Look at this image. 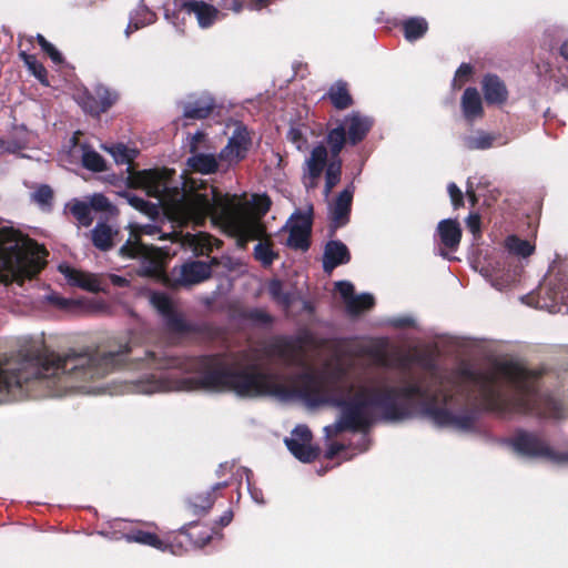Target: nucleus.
Returning <instances> with one entry per match:
<instances>
[{"label":"nucleus","mask_w":568,"mask_h":568,"mask_svg":"<svg viewBox=\"0 0 568 568\" xmlns=\"http://www.w3.org/2000/svg\"><path fill=\"white\" fill-rule=\"evenodd\" d=\"M271 0H251L248 3V8L251 10H261L270 4Z\"/></svg>","instance_id":"nucleus-60"},{"label":"nucleus","mask_w":568,"mask_h":568,"mask_svg":"<svg viewBox=\"0 0 568 568\" xmlns=\"http://www.w3.org/2000/svg\"><path fill=\"white\" fill-rule=\"evenodd\" d=\"M58 268L59 272L63 274L68 283L72 286H77L93 293L104 291L103 281L95 274L73 268L68 264H60Z\"/></svg>","instance_id":"nucleus-17"},{"label":"nucleus","mask_w":568,"mask_h":568,"mask_svg":"<svg viewBox=\"0 0 568 568\" xmlns=\"http://www.w3.org/2000/svg\"><path fill=\"white\" fill-rule=\"evenodd\" d=\"M92 243L100 251H110L114 245V236L118 235V231L113 230L105 223H97L91 231Z\"/></svg>","instance_id":"nucleus-28"},{"label":"nucleus","mask_w":568,"mask_h":568,"mask_svg":"<svg viewBox=\"0 0 568 568\" xmlns=\"http://www.w3.org/2000/svg\"><path fill=\"white\" fill-rule=\"evenodd\" d=\"M541 293L547 301L540 307H547L550 313L561 312V306L568 312V265L554 261L549 266L548 274L544 281Z\"/></svg>","instance_id":"nucleus-8"},{"label":"nucleus","mask_w":568,"mask_h":568,"mask_svg":"<svg viewBox=\"0 0 568 568\" xmlns=\"http://www.w3.org/2000/svg\"><path fill=\"white\" fill-rule=\"evenodd\" d=\"M215 501V495L206 490L194 495L189 499V507L195 516H204L209 513Z\"/></svg>","instance_id":"nucleus-34"},{"label":"nucleus","mask_w":568,"mask_h":568,"mask_svg":"<svg viewBox=\"0 0 568 568\" xmlns=\"http://www.w3.org/2000/svg\"><path fill=\"white\" fill-rule=\"evenodd\" d=\"M473 68L468 63H462L455 73L454 83L457 79H467L471 74Z\"/></svg>","instance_id":"nucleus-55"},{"label":"nucleus","mask_w":568,"mask_h":568,"mask_svg":"<svg viewBox=\"0 0 568 568\" xmlns=\"http://www.w3.org/2000/svg\"><path fill=\"white\" fill-rule=\"evenodd\" d=\"M204 195L207 196L209 199H213L215 201L214 204H216V206H214V210H212L207 213L200 214L195 211L193 212V210H191V209H185V210H181V211L173 210L169 205L161 204L159 201H158V204H153V203H150V202L145 201L144 199H142L138 195L131 194L129 192L121 193V196H123L126 200L129 205H131L133 209H135L149 216L156 215L158 214V205H161L164 209H166L168 211H170L174 214H178L187 220H195V221L203 220L206 216H212L213 219H221V220L230 219L231 210H232V202L229 200L227 196H224V195L215 192L214 190H212L210 194H204Z\"/></svg>","instance_id":"nucleus-6"},{"label":"nucleus","mask_w":568,"mask_h":568,"mask_svg":"<svg viewBox=\"0 0 568 568\" xmlns=\"http://www.w3.org/2000/svg\"><path fill=\"white\" fill-rule=\"evenodd\" d=\"M343 162L342 159H331L324 170L325 184L323 195L325 199L329 196L333 189L339 183L342 176Z\"/></svg>","instance_id":"nucleus-30"},{"label":"nucleus","mask_w":568,"mask_h":568,"mask_svg":"<svg viewBox=\"0 0 568 568\" xmlns=\"http://www.w3.org/2000/svg\"><path fill=\"white\" fill-rule=\"evenodd\" d=\"M232 467H233V465H231L227 462L222 463V464H220L219 468L216 469V475L222 476L225 474V471L231 470Z\"/></svg>","instance_id":"nucleus-63"},{"label":"nucleus","mask_w":568,"mask_h":568,"mask_svg":"<svg viewBox=\"0 0 568 568\" xmlns=\"http://www.w3.org/2000/svg\"><path fill=\"white\" fill-rule=\"evenodd\" d=\"M143 231H144V233H145V234H149V235H154V234H156V233H159V232H160V230H159V227H158V226H155V225H150V224H149V225H145V226L143 227Z\"/></svg>","instance_id":"nucleus-64"},{"label":"nucleus","mask_w":568,"mask_h":568,"mask_svg":"<svg viewBox=\"0 0 568 568\" xmlns=\"http://www.w3.org/2000/svg\"><path fill=\"white\" fill-rule=\"evenodd\" d=\"M182 114L185 119L202 120L207 118L215 108V100L209 93L191 94L182 101Z\"/></svg>","instance_id":"nucleus-18"},{"label":"nucleus","mask_w":568,"mask_h":568,"mask_svg":"<svg viewBox=\"0 0 568 568\" xmlns=\"http://www.w3.org/2000/svg\"><path fill=\"white\" fill-rule=\"evenodd\" d=\"M505 247L507 250L506 255L499 256L498 260L490 262L480 270V273L490 281L491 286L498 291L506 290L518 281L523 272V265L516 261V257H528L535 251V246L529 241L516 235L506 237Z\"/></svg>","instance_id":"nucleus-5"},{"label":"nucleus","mask_w":568,"mask_h":568,"mask_svg":"<svg viewBox=\"0 0 568 568\" xmlns=\"http://www.w3.org/2000/svg\"><path fill=\"white\" fill-rule=\"evenodd\" d=\"M325 140L329 150L331 159H341L339 154L345 144L348 143V138L339 122H337L335 128L328 130Z\"/></svg>","instance_id":"nucleus-29"},{"label":"nucleus","mask_w":568,"mask_h":568,"mask_svg":"<svg viewBox=\"0 0 568 568\" xmlns=\"http://www.w3.org/2000/svg\"><path fill=\"white\" fill-rule=\"evenodd\" d=\"M467 227L475 235L480 231V217L477 214H470L466 220Z\"/></svg>","instance_id":"nucleus-54"},{"label":"nucleus","mask_w":568,"mask_h":568,"mask_svg":"<svg viewBox=\"0 0 568 568\" xmlns=\"http://www.w3.org/2000/svg\"><path fill=\"white\" fill-rule=\"evenodd\" d=\"M516 454L526 458H541L554 464H568V452L554 450L539 435L527 430H518L508 440Z\"/></svg>","instance_id":"nucleus-7"},{"label":"nucleus","mask_w":568,"mask_h":568,"mask_svg":"<svg viewBox=\"0 0 568 568\" xmlns=\"http://www.w3.org/2000/svg\"><path fill=\"white\" fill-rule=\"evenodd\" d=\"M355 184L349 182L336 196L329 205V231L334 234L336 230L345 226L349 222Z\"/></svg>","instance_id":"nucleus-13"},{"label":"nucleus","mask_w":568,"mask_h":568,"mask_svg":"<svg viewBox=\"0 0 568 568\" xmlns=\"http://www.w3.org/2000/svg\"><path fill=\"white\" fill-rule=\"evenodd\" d=\"M39 247L11 227L0 229V282L21 283L42 267Z\"/></svg>","instance_id":"nucleus-4"},{"label":"nucleus","mask_w":568,"mask_h":568,"mask_svg":"<svg viewBox=\"0 0 568 568\" xmlns=\"http://www.w3.org/2000/svg\"><path fill=\"white\" fill-rule=\"evenodd\" d=\"M335 287L344 300L346 312L351 316H357L374 306V296L369 293L355 295L354 285L348 281L336 282Z\"/></svg>","instance_id":"nucleus-15"},{"label":"nucleus","mask_w":568,"mask_h":568,"mask_svg":"<svg viewBox=\"0 0 568 568\" xmlns=\"http://www.w3.org/2000/svg\"><path fill=\"white\" fill-rule=\"evenodd\" d=\"M306 128L291 126L287 132V140L296 148L297 151L304 152L308 148V141L305 135Z\"/></svg>","instance_id":"nucleus-43"},{"label":"nucleus","mask_w":568,"mask_h":568,"mask_svg":"<svg viewBox=\"0 0 568 568\" xmlns=\"http://www.w3.org/2000/svg\"><path fill=\"white\" fill-rule=\"evenodd\" d=\"M212 539L210 532H202L196 539L193 540L194 545L199 548L206 546Z\"/></svg>","instance_id":"nucleus-59"},{"label":"nucleus","mask_w":568,"mask_h":568,"mask_svg":"<svg viewBox=\"0 0 568 568\" xmlns=\"http://www.w3.org/2000/svg\"><path fill=\"white\" fill-rule=\"evenodd\" d=\"M105 150L112 155L118 164H128L129 146L123 143L113 144Z\"/></svg>","instance_id":"nucleus-48"},{"label":"nucleus","mask_w":568,"mask_h":568,"mask_svg":"<svg viewBox=\"0 0 568 568\" xmlns=\"http://www.w3.org/2000/svg\"><path fill=\"white\" fill-rule=\"evenodd\" d=\"M343 449L344 446L342 444L332 443L326 449L325 457L332 459Z\"/></svg>","instance_id":"nucleus-57"},{"label":"nucleus","mask_w":568,"mask_h":568,"mask_svg":"<svg viewBox=\"0 0 568 568\" xmlns=\"http://www.w3.org/2000/svg\"><path fill=\"white\" fill-rule=\"evenodd\" d=\"M71 214L82 226H89L93 222L92 210L89 203L75 200L69 204Z\"/></svg>","instance_id":"nucleus-39"},{"label":"nucleus","mask_w":568,"mask_h":568,"mask_svg":"<svg viewBox=\"0 0 568 568\" xmlns=\"http://www.w3.org/2000/svg\"><path fill=\"white\" fill-rule=\"evenodd\" d=\"M187 166L201 174H213L219 169V162L212 153L195 152L186 160Z\"/></svg>","instance_id":"nucleus-27"},{"label":"nucleus","mask_w":568,"mask_h":568,"mask_svg":"<svg viewBox=\"0 0 568 568\" xmlns=\"http://www.w3.org/2000/svg\"><path fill=\"white\" fill-rule=\"evenodd\" d=\"M94 93L100 103V111L106 112L118 99V94L109 88L99 84L94 88Z\"/></svg>","instance_id":"nucleus-41"},{"label":"nucleus","mask_w":568,"mask_h":568,"mask_svg":"<svg viewBox=\"0 0 568 568\" xmlns=\"http://www.w3.org/2000/svg\"><path fill=\"white\" fill-rule=\"evenodd\" d=\"M155 248L143 244L133 233L119 248L118 254L125 260H139L138 274L143 277H155L160 273V264L154 254Z\"/></svg>","instance_id":"nucleus-9"},{"label":"nucleus","mask_w":568,"mask_h":568,"mask_svg":"<svg viewBox=\"0 0 568 568\" xmlns=\"http://www.w3.org/2000/svg\"><path fill=\"white\" fill-rule=\"evenodd\" d=\"M233 519V513L232 510H226L223 513V515L219 518L217 523L225 527L227 526Z\"/></svg>","instance_id":"nucleus-61"},{"label":"nucleus","mask_w":568,"mask_h":568,"mask_svg":"<svg viewBox=\"0 0 568 568\" xmlns=\"http://www.w3.org/2000/svg\"><path fill=\"white\" fill-rule=\"evenodd\" d=\"M237 473H241V476L244 475L245 478H246V487H247V490L251 495V498L258 505H263L265 501L263 499V493L260 488H256L252 485V481H251V476H252V470L250 468H246V467H241Z\"/></svg>","instance_id":"nucleus-46"},{"label":"nucleus","mask_w":568,"mask_h":568,"mask_svg":"<svg viewBox=\"0 0 568 568\" xmlns=\"http://www.w3.org/2000/svg\"><path fill=\"white\" fill-rule=\"evenodd\" d=\"M495 136L485 131H477L475 134L463 139L464 145L468 150H487L493 146Z\"/></svg>","instance_id":"nucleus-37"},{"label":"nucleus","mask_w":568,"mask_h":568,"mask_svg":"<svg viewBox=\"0 0 568 568\" xmlns=\"http://www.w3.org/2000/svg\"><path fill=\"white\" fill-rule=\"evenodd\" d=\"M437 234L445 247L457 250L462 239V229L457 220H442L437 225Z\"/></svg>","instance_id":"nucleus-23"},{"label":"nucleus","mask_w":568,"mask_h":568,"mask_svg":"<svg viewBox=\"0 0 568 568\" xmlns=\"http://www.w3.org/2000/svg\"><path fill=\"white\" fill-rule=\"evenodd\" d=\"M33 201L42 209H50L53 199L52 189L47 185H40L32 194Z\"/></svg>","instance_id":"nucleus-45"},{"label":"nucleus","mask_w":568,"mask_h":568,"mask_svg":"<svg viewBox=\"0 0 568 568\" xmlns=\"http://www.w3.org/2000/svg\"><path fill=\"white\" fill-rule=\"evenodd\" d=\"M328 97L332 104L337 110H344L352 105L353 99L348 92L347 83L339 80L336 81L328 90Z\"/></svg>","instance_id":"nucleus-32"},{"label":"nucleus","mask_w":568,"mask_h":568,"mask_svg":"<svg viewBox=\"0 0 568 568\" xmlns=\"http://www.w3.org/2000/svg\"><path fill=\"white\" fill-rule=\"evenodd\" d=\"M89 205L92 209L104 211L108 210L110 206L109 200L103 194H94L91 199V202Z\"/></svg>","instance_id":"nucleus-53"},{"label":"nucleus","mask_w":568,"mask_h":568,"mask_svg":"<svg viewBox=\"0 0 568 568\" xmlns=\"http://www.w3.org/2000/svg\"><path fill=\"white\" fill-rule=\"evenodd\" d=\"M155 20V12L145 6L144 0H140L136 8L130 13V20L125 29L126 37L141 28L154 23Z\"/></svg>","instance_id":"nucleus-25"},{"label":"nucleus","mask_w":568,"mask_h":568,"mask_svg":"<svg viewBox=\"0 0 568 568\" xmlns=\"http://www.w3.org/2000/svg\"><path fill=\"white\" fill-rule=\"evenodd\" d=\"M270 296L285 310L290 308L296 300V295L292 291H285L280 280H272L267 286Z\"/></svg>","instance_id":"nucleus-33"},{"label":"nucleus","mask_w":568,"mask_h":568,"mask_svg":"<svg viewBox=\"0 0 568 568\" xmlns=\"http://www.w3.org/2000/svg\"><path fill=\"white\" fill-rule=\"evenodd\" d=\"M243 317L256 325L268 326L272 324V316L262 308H250L244 312Z\"/></svg>","instance_id":"nucleus-44"},{"label":"nucleus","mask_w":568,"mask_h":568,"mask_svg":"<svg viewBox=\"0 0 568 568\" xmlns=\"http://www.w3.org/2000/svg\"><path fill=\"white\" fill-rule=\"evenodd\" d=\"M150 303L162 318L175 310L171 298L163 292H153L150 296Z\"/></svg>","instance_id":"nucleus-40"},{"label":"nucleus","mask_w":568,"mask_h":568,"mask_svg":"<svg viewBox=\"0 0 568 568\" xmlns=\"http://www.w3.org/2000/svg\"><path fill=\"white\" fill-rule=\"evenodd\" d=\"M21 57L27 64L28 69L31 73L42 83L48 84L47 81V70L45 68L38 62L34 55L27 54L26 52H21Z\"/></svg>","instance_id":"nucleus-42"},{"label":"nucleus","mask_w":568,"mask_h":568,"mask_svg":"<svg viewBox=\"0 0 568 568\" xmlns=\"http://www.w3.org/2000/svg\"><path fill=\"white\" fill-rule=\"evenodd\" d=\"M483 91L487 103L501 104L507 100L505 83L495 74H488L483 80Z\"/></svg>","instance_id":"nucleus-24"},{"label":"nucleus","mask_w":568,"mask_h":568,"mask_svg":"<svg viewBox=\"0 0 568 568\" xmlns=\"http://www.w3.org/2000/svg\"><path fill=\"white\" fill-rule=\"evenodd\" d=\"M250 145L251 136L247 129L239 125L229 138L227 144L220 151L219 159L229 165L236 164L246 156Z\"/></svg>","instance_id":"nucleus-14"},{"label":"nucleus","mask_w":568,"mask_h":568,"mask_svg":"<svg viewBox=\"0 0 568 568\" xmlns=\"http://www.w3.org/2000/svg\"><path fill=\"white\" fill-rule=\"evenodd\" d=\"M338 122L343 125L348 138V144L351 145L362 142L374 124V120L371 116L358 111L351 112Z\"/></svg>","instance_id":"nucleus-16"},{"label":"nucleus","mask_w":568,"mask_h":568,"mask_svg":"<svg viewBox=\"0 0 568 568\" xmlns=\"http://www.w3.org/2000/svg\"><path fill=\"white\" fill-rule=\"evenodd\" d=\"M312 213L313 206L310 205L306 212H295L292 214L286 225L290 229V235L286 240V244L290 247L301 251H307L310 248Z\"/></svg>","instance_id":"nucleus-10"},{"label":"nucleus","mask_w":568,"mask_h":568,"mask_svg":"<svg viewBox=\"0 0 568 568\" xmlns=\"http://www.w3.org/2000/svg\"><path fill=\"white\" fill-rule=\"evenodd\" d=\"M82 165L92 172H103L106 170L104 159L93 149L82 145Z\"/></svg>","instance_id":"nucleus-38"},{"label":"nucleus","mask_w":568,"mask_h":568,"mask_svg":"<svg viewBox=\"0 0 568 568\" xmlns=\"http://www.w3.org/2000/svg\"><path fill=\"white\" fill-rule=\"evenodd\" d=\"M427 30L428 23L423 17H412L403 22L404 37L409 42L423 38Z\"/></svg>","instance_id":"nucleus-31"},{"label":"nucleus","mask_w":568,"mask_h":568,"mask_svg":"<svg viewBox=\"0 0 568 568\" xmlns=\"http://www.w3.org/2000/svg\"><path fill=\"white\" fill-rule=\"evenodd\" d=\"M254 258L264 267L271 266L278 258V253L273 250V243L270 241H261L254 246Z\"/></svg>","instance_id":"nucleus-36"},{"label":"nucleus","mask_w":568,"mask_h":568,"mask_svg":"<svg viewBox=\"0 0 568 568\" xmlns=\"http://www.w3.org/2000/svg\"><path fill=\"white\" fill-rule=\"evenodd\" d=\"M45 53L50 57L53 63L60 64L63 61V57L60 51L52 44L51 49H48Z\"/></svg>","instance_id":"nucleus-58"},{"label":"nucleus","mask_w":568,"mask_h":568,"mask_svg":"<svg viewBox=\"0 0 568 568\" xmlns=\"http://www.w3.org/2000/svg\"><path fill=\"white\" fill-rule=\"evenodd\" d=\"M387 323L395 328L415 326L416 321L410 315H397L387 320Z\"/></svg>","instance_id":"nucleus-49"},{"label":"nucleus","mask_w":568,"mask_h":568,"mask_svg":"<svg viewBox=\"0 0 568 568\" xmlns=\"http://www.w3.org/2000/svg\"><path fill=\"white\" fill-rule=\"evenodd\" d=\"M168 331L174 334L197 333L200 327L196 323L187 321L176 308L163 318Z\"/></svg>","instance_id":"nucleus-26"},{"label":"nucleus","mask_w":568,"mask_h":568,"mask_svg":"<svg viewBox=\"0 0 568 568\" xmlns=\"http://www.w3.org/2000/svg\"><path fill=\"white\" fill-rule=\"evenodd\" d=\"M37 41L41 49L45 52L48 49H51L52 43L49 42L42 34H37Z\"/></svg>","instance_id":"nucleus-62"},{"label":"nucleus","mask_w":568,"mask_h":568,"mask_svg":"<svg viewBox=\"0 0 568 568\" xmlns=\"http://www.w3.org/2000/svg\"><path fill=\"white\" fill-rule=\"evenodd\" d=\"M351 261V253L347 246L339 240H331L326 243L323 253V270L331 273L339 265Z\"/></svg>","instance_id":"nucleus-21"},{"label":"nucleus","mask_w":568,"mask_h":568,"mask_svg":"<svg viewBox=\"0 0 568 568\" xmlns=\"http://www.w3.org/2000/svg\"><path fill=\"white\" fill-rule=\"evenodd\" d=\"M108 278L110 283L116 287H128L130 282L128 278L116 274H109Z\"/></svg>","instance_id":"nucleus-56"},{"label":"nucleus","mask_w":568,"mask_h":568,"mask_svg":"<svg viewBox=\"0 0 568 568\" xmlns=\"http://www.w3.org/2000/svg\"><path fill=\"white\" fill-rule=\"evenodd\" d=\"M174 2L175 7L184 9L187 13H193L199 26L203 29L211 27L219 14V10L215 7L204 1L174 0Z\"/></svg>","instance_id":"nucleus-20"},{"label":"nucleus","mask_w":568,"mask_h":568,"mask_svg":"<svg viewBox=\"0 0 568 568\" xmlns=\"http://www.w3.org/2000/svg\"><path fill=\"white\" fill-rule=\"evenodd\" d=\"M80 104L84 112L92 115L99 116L101 113H103L100 111V103L94 92L84 94Z\"/></svg>","instance_id":"nucleus-47"},{"label":"nucleus","mask_w":568,"mask_h":568,"mask_svg":"<svg viewBox=\"0 0 568 568\" xmlns=\"http://www.w3.org/2000/svg\"><path fill=\"white\" fill-rule=\"evenodd\" d=\"M447 192L449 194L450 201L455 209L464 205V195L462 190L457 186L456 183L450 182L447 185Z\"/></svg>","instance_id":"nucleus-50"},{"label":"nucleus","mask_w":568,"mask_h":568,"mask_svg":"<svg viewBox=\"0 0 568 568\" xmlns=\"http://www.w3.org/2000/svg\"><path fill=\"white\" fill-rule=\"evenodd\" d=\"M211 275L210 263L200 260L187 261L180 267L178 283L182 286H192L206 281Z\"/></svg>","instance_id":"nucleus-19"},{"label":"nucleus","mask_w":568,"mask_h":568,"mask_svg":"<svg viewBox=\"0 0 568 568\" xmlns=\"http://www.w3.org/2000/svg\"><path fill=\"white\" fill-rule=\"evenodd\" d=\"M128 542H138L141 545L151 546L153 548L165 550L166 546L164 542L153 532L134 530L123 536Z\"/></svg>","instance_id":"nucleus-35"},{"label":"nucleus","mask_w":568,"mask_h":568,"mask_svg":"<svg viewBox=\"0 0 568 568\" xmlns=\"http://www.w3.org/2000/svg\"><path fill=\"white\" fill-rule=\"evenodd\" d=\"M49 303L55 305L60 310H69L73 302L71 300H68L65 297L60 296L57 293H51L45 295L44 297Z\"/></svg>","instance_id":"nucleus-51"},{"label":"nucleus","mask_w":568,"mask_h":568,"mask_svg":"<svg viewBox=\"0 0 568 568\" xmlns=\"http://www.w3.org/2000/svg\"><path fill=\"white\" fill-rule=\"evenodd\" d=\"M128 344L109 351H71L67 354L19 353L0 361V405L26 397H60L70 390L97 393L88 385L122 365Z\"/></svg>","instance_id":"nucleus-2"},{"label":"nucleus","mask_w":568,"mask_h":568,"mask_svg":"<svg viewBox=\"0 0 568 568\" xmlns=\"http://www.w3.org/2000/svg\"><path fill=\"white\" fill-rule=\"evenodd\" d=\"M328 150L324 143H318L305 159L302 171V182L307 191L314 190L318 185V181L323 171L327 165Z\"/></svg>","instance_id":"nucleus-12"},{"label":"nucleus","mask_w":568,"mask_h":568,"mask_svg":"<svg viewBox=\"0 0 568 568\" xmlns=\"http://www.w3.org/2000/svg\"><path fill=\"white\" fill-rule=\"evenodd\" d=\"M312 433L305 425H297L290 437L284 443L290 453L302 463H311L315 460L320 454V449L311 445Z\"/></svg>","instance_id":"nucleus-11"},{"label":"nucleus","mask_w":568,"mask_h":568,"mask_svg":"<svg viewBox=\"0 0 568 568\" xmlns=\"http://www.w3.org/2000/svg\"><path fill=\"white\" fill-rule=\"evenodd\" d=\"M463 116L468 123L475 122L483 115V101L476 88H467L460 101Z\"/></svg>","instance_id":"nucleus-22"},{"label":"nucleus","mask_w":568,"mask_h":568,"mask_svg":"<svg viewBox=\"0 0 568 568\" xmlns=\"http://www.w3.org/2000/svg\"><path fill=\"white\" fill-rule=\"evenodd\" d=\"M205 139V134L202 131H196L194 134H190L187 136V149L190 153L197 152L200 148V143H202Z\"/></svg>","instance_id":"nucleus-52"},{"label":"nucleus","mask_w":568,"mask_h":568,"mask_svg":"<svg viewBox=\"0 0 568 568\" xmlns=\"http://www.w3.org/2000/svg\"><path fill=\"white\" fill-rule=\"evenodd\" d=\"M138 150L129 148L128 152V184L131 187L142 189L151 197L159 200L163 205H169L173 210L191 209L200 214L207 213L216 206L213 199H209L201 193L189 194L184 182L175 178V171L169 169H150L142 171H131L130 163L136 158Z\"/></svg>","instance_id":"nucleus-3"},{"label":"nucleus","mask_w":568,"mask_h":568,"mask_svg":"<svg viewBox=\"0 0 568 568\" xmlns=\"http://www.w3.org/2000/svg\"><path fill=\"white\" fill-rule=\"evenodd\" d=\"M426 374L389 385L385 379L349 381L352 365H337L328 373L310 369L297 375L295 385L284 384L280 373L243 366L222 355L184 356L170 349L146 351L135 358L141 371L132 390L151 395L165 392H233L242 398L272 396L281 402L301 400L314 409H339L337 419L324 427L327 438L342 432H361V452L368 449V429L379 418L398 423L418 413L437 427L459 432L475 429L481 407L504 418L531 414L560 418L561 403L539 389V375L516 364H504L496 373L471 367L454 372L438 368L434 357L416 355Z\"/></svg>","instance_id":"nucleus-1"}]
</instances>
